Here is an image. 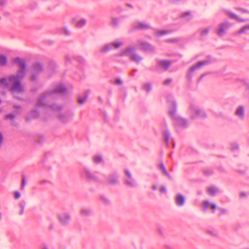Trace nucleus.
I'll return each instance as SVG.
<instances>
[{
	"label": "nucleus",
	"instance_id": "nucleus-33",
	"mask_svg": "<svg viewBox=\"0 0 249 249\" xmlns=\"http://www.w3.org/2000/svg\"><path fill=\"white\" fill-rule=\"evenodd\" d=\"M204 205H205V208H207L210 206V204L208 202L205 201L204 202Z\"/></svg>",
	"mask_w": 249,
	"mask_h": 249
},
{
	"label": "nucleus",
	"instance_id": "nucleus-1",
	"mask_svg": "<svg viewBox=\"0 0 249 249\" xmlns=\"http://www.w3.org/2000/svg\"><path fill=\"white\" fill-rule=\"evenodd\" d=\"M8 81L13 85L11 88V90L13 95L16 96L17 94L20 93L23 91V89L20 84V83L17 80L15 77H11Z\"/></svg>",
	"mask_w": 249,
	"mask_h": 249
},
{
	"label": "nucleus",
	"instance_id": "nucleus-28",
	"mask_svg": "<svg viewBox=\"0 0 249 249\" xmlns=\"http://www.w3.org/2000/svg\"><path fill=\"white\" fill-rule=\"evenodd\" d=\"M14 196L16 199H18L20 197V194L19 192H16L14 193Z\"/></svg>",
	"mask_w": 249,
	"mask_h": 249
},
{
	"label": "nucleus",
	"instance_id": "nucleus-4",
	"mask_svg": "<svg viewBox=\"0 0 249 249\" xmlns=\"http://www.w3.org/2000/svg\"><path fill=\"white\" fill-rule=\"evenodd\" d=\"M125 172L127 176L126 180V184L131 186H133L134 185V181L132 179V176L130 171L128 170H126Z\"/></svg>",
	"mask_w": 249,
	"mask_h": 249
},
{
	"label": "nucleus",
	"instance_id": "nucleus-44",
	"mask_svg": "<svg viewBox=\"0 0 249 249\" xmlns=\"http://www.w3.org/2000/svg\"><path fill=\"white\" fill-rule=\"evenodd\" d=\"M170 113L171 115H173V112H171V111H170Z\"/></svg>",
	"mask_w": 249,
	"mask_h": 249
},
{
	"label": "nucleus",
	"instance_id": "nucleus-15",
	"mask_svg": "<svg viewBox=\"0 0 249 249\" xmlns=\"http://www.w3.org/2000/svg\"><path fill=\"white\" fill-rule=\"evenodd\" d=\"M86 23V21L84 19H80L77 21L76 25L77 27H80L84 25Z\"/></svg>",
	"mask_w": 249,
	"mask_h": 249
},
{
	"label": "nucleus",
	"instance_id": "nucleus-31",
	"mask_svg": "<svg viewBox=\"0 0 249 249\" xmlns=\"http://www.w3.org/2000/svg\"><path fill=\"white\" fill-rule=\"evenodd\" d=\"M209 32V30L208 29H205L202 32V34L203 35H207L208 34Z\"/></svg>",
	"mask_w": 249,
	"mask_h": 249
},
{
	"label": "nucleus",
	"instance_id": "nucleus-10",
	"mask_svg": "<svg viewBox=\"0 0 249 249\" xmlns=\"http://www.w3.org/2000/svg\"><path fill=\"white\" fill-rule=\"evenodd\" d=\"M244 109L243 107H239L236 110V114L237 116L240 117H243Z\"/></svg>",
	"mask_w": 249,
	"mask_h": 249
},
{
	"label": "nucleus",
	"instance_id": "nucleus-43",
	"mask_svg": "<svg viewBox=\"0 0 249 249\" xmlns=\"http://www.w3.org/2000/svg\"><path fill=\"white\" fill-rule=\"evenodd\" d=\"M157 187L156 186H154V187H153V189H154V190H156V189H157Z\"/></svg>",
	"mask_w": 249,
	"mask_h": 249
},
{
	"label": "nucleus",
	"instance_id": "nucleus-27",
	"mask_svg": "<svg viewBox=\"0 0 249 249\" xmlns=\"http://www.w3.org/2000/svg\"><path fill=\"white\" fill-rule=\"evenodd\" d=\"M3 138H4L2 133L1 132H0V147L1 146L2 144Z\"/></svg>",
	"mask_w": 249,
	"mask_h": 249
},
{
	"label": "nucleus",
	"instance_id": "nucleus-32",
	"mask_svg": "<svg viewBox=\"0 0 249 249\" xmlns=\"http://www.w3.org/2000/svg\"><path fill=\"white\" fill-rule=\"evenodd\" d=\"M5 0H0V6H3L5 3Z\"/></svg>",
	"mask_w": 249,
	"mask_h": 249
},
{
	"label": "nucleus",
	"instance_id": "nucleus-39",
	"mask_svg": "<svg viewBox=\"0 0 249 249\" xmlns=\"http://www.w3.org/2000/svg\"><path fill=\"white\" fill-rule=\"evenodd\" d=\"M187 15L190 16V13L189 12L185 13L183 14L182 16L183 17H185V16H187Z\"/></svg>",
	"mask_w": 249,
	"mask_h": 249
},
{
	"label": "nucleus",
	"instance_id": "nucleus-5",
	"mask_svg": "<svg viewBox=\"0 0 249 249\" xmlns=\"http://www.w3.org/2000/svg\"><path fill=\"white\" fill-rule=\"evenodd\" d=\"M229 26L228 23H224L220 25L219 29L217 31V34L219 36H222L225 32L226 30Z\"/></svg>",
	"mask_w": 249,
	"mask_h": 249
},
{
	"label": "nucleus",
	"instance_id": "nucleus-16",
	"mask_svg": "<svg viewBox=\"0 0 249 249\" xmlns=\"http://www.w3.org/2000/svg\"><path fill=\"white\" fill-rule=\"evenodd\" d=\"M208 191L210 195H213L216 193V189L213 187H211L208 189Z\"/></svg>",
	"mask_w": 249,
	"mask_h": 249
},
{
	"label": "nucleus",
	"instance_id": "nucleus-12",
	"mask_svg": "<svg viewBox=\"0 0 249 249\" xmlns=\"http://www.w3.org/2000/svg\"><path fill=\"white\" fill-rule=\"evenodd\" d=\"M123 45V43L121 41H116L110 43V45L113 47L115 49H118Z\"/></svg>",
	"mask_w": 249,
	"mask_h": 249
},
{
	"label": "nucleus",
	"instance_id": "nucleus-30",
	"mask_svg": "<svg viewBox=\"0 0 249 249\" xmlns=\"http://www.w3.org/2000/svg\"><path fill=\"white\" fill-rule=\"evenodd\" d=\"M14 116L12 115V114H9V115H7L5 116V119H13L14 118Z\"/></svg>",
	"mask_w": 249,
	"mask_h": 249
},
{
	"label": "nucleus",
	"instance_id": "nucleus-41",
	"mask_svg": "<svg viewBox=\"0 0 249 249\" xmlns=\"http://www.w3.org/2000/svg\"><path fill=\"white\" fill-rule=\"evenodd\" d=\"M211 207L212 209H214L216 208V206L213 204H212L211 205Z\"/></svg>",
	"mask_w": 249,
	"mask_h": 249
},
{
	"label": "nucleus",
	"instance_id": "nucleus-45",
	"mask_svg": "<svg viewBox=\"0 0 249 249\" xmlns=\"http://www.w3.org/2000/svg\"><path fill=\"white\" fill-rule=\"evenodd\" d=\"M23 210H22V211H21V214H22V213H23Z\"/></svg>",
	"mask_w": 249,
	"mask_h": 249
},
{
	"label": "nucleus",
	"instance_id": "nucleus-26",
	"mask_svg": "<svg viewBox=\"0 0 249 249\" xmlns=\"http://www.w3.org/2000/svg\"><path fill=\"white\" fill-rule=\"evenodd\" d=\"M164 137H165V139L166 142H167L168 139L169 138V136H170L169 133L168 132H164Z\"/></svg>",
	"mask_w": 249,
	"mask_h": 249
},
{
	"label": "nucleus",
	"instance_id": "nucleus-23",
	"mask_svg": "<svg viewBox=\"0 0 249 249\" xmlns=\"http://www.w3.org/2000/svg\"><path fill=\"white\" fill-rule=\"evenodd\" d=\"M8 84L7 80L6 79H0V86L6 85Z\"/></svg>",
	"mask_w": 249,
	"mask_h": 249
},
{
	"label": "nucleus",
	"instance_id": "nucleus-7",
	"mask_svg": "<svg viewBox=\"0 0 249 249\" xmlns=\"http://www.w3.org/2000/svg\"><path fill=\"white\" fill-rule=\"evenodd\" d=\"M133 27L136 29H144L148 28L149 26L143 23L136 22L133 25Z\"/></svg>",
	"mask_w": 249,
	"mask_h": 249
},
{
	"label": "nucleus",
	"instance_id": "nucleus-11",
	"mask_svg": "<svg viewBox=\"0 0 249 249\" xmlns=\"http://www.w3.org/2000/svg\"><path fill=\"white\" fill-rule=\"evenodd\" d=\"M159 65L162 68H163L165 69H167L170 65V63L167 61H162L159 62Z\"/></svg>",
	"mask_w": 249,
	"mask_h": 249
},
{
	"label": "nucleus",
	"instance_id": "nucleus-21",
	"mask_svg": "<svg viewBox=\"0 0 249 249\" xmlns=\"http://www.w3.org/2000/svg\"><path fill=\"white\" fill-rule=\"evenodd\" d=\"M102 160H102V157L99 156H96L94 157V161L96 163L101 162L102 161Z\"/></svg>",
	"mask_w": 249,
	"mask_h": 249
},
{
	"label": "nucleus",
	"instance_id": "nucleus-29",
	"mask_svg": "<svg viewBox=\"0 0 249 249\" xmlns=\"http://www.w3.org/2000/svg\"><path fill=\"white\" fill-rule=\"evenodd\" d=\"M237 9L239 11L242 12V13H249V11H247L246 10H245V9H242V8H238Z\"/></svg>",
	"mask_w": 249,
	"mask_h": 249
},
{
	"label": "nucleus",
	"instance_id": "nucleus-18",
	"mask_svg": "<svg viewBox=\"0 0 249 249\" xmlns=\"http://www.w3.org/2000/svg\"><path fill=\"white\" fill-rule=\"evenodd\" d=\"M111 47L112 46L110 45V44L106 45L102 48L101 51L103 52H107L109 50Z\"/></svg>",
	"mask_w": 249,
	"mask_h": 249
},
{
	"label": "nucleus",
	"instance_id": "nucleus-20",
	"mask_svg": "<svg viewBox=\"0 0 249 249\" xmlns=\"http://www.w3.org/2000/svg\"><path fill=\"white\" fill-rule=\"evenodd\" d=\"M160 169L162 170V172H163V174H164L165 175H166V176H168V177H170V175L168 174V173H167V172L166 171V169H165V166H164V165H163V164H161V165H160Z\"/></svg>",
	"mask_w": 249,
	"mask_h": 249
},
{
	"label": "nucleus",
	"instance_id": "nucleus-40",
	"mask_svg": "<svg viewBox=\"0 0 249 249\" xmlns=\"http://www.w3.org/2000/svg\"><path fill=\"white\" fill-rule=\"evenodd\" d=\"M142 45L143 46V48H144V49H146V47H145V46H148V44H146V43H143V44H142Z\"/></svg>",
	"mask_w": 249,
	"mask_h": 249
},
{
	"label": "nucleus",
	"instance_id": "nucleus-42",
	"mask_svg": "<svg viewBox=\"0 0 249 249\" xmlns=\"http://www.w3.org/2000/svg\"><path fill=\"white\" fill-rule=\"evenodd\" d=\"M146 87H147V89H149L150 88V86H149V85H147V86H146Z\"/></svg>",
	"mask_w": 249,
	"mask_h": 249
},
{
	"label": "nucleus",
	"instance_id": "nucleus-13",
	"mask_svg": "<svg viewBox=\"0 0 249 249\" xmlns=\"http://www.w3.org/2000/svg\"><path fill=\"white\" fill-rule=\"evenodd\" d=\"M206 63V62L205 61H201V62H198L197 64H196V65H194V66H193L191 68V71H194L195 69H197L198 68V67L205 64Z\"/></svg>",
	"mask_w": 249,
	"mask_h": 249
},
{
	"label": "nucleus",
	"instance_id": "nucleus-24",
	"mask_svg": "<svg viewBox=\"0 0 249 249\" xmlns=\"http://www.w3.org/2000/svg\"><path fill=\"white\" fill-rule=\"evenodd\" d=\"M26 184V180H25V178L24 177H23L22 178V183H21V189L23 190L25 185Z\"/></svg>",
	"mask_w": 249,
	"mask_h": 249
},
{
	"label": "nucleus",
	"instance_id": "nucleus-38",
	"mask_svg": "<svg viewBox=\"0 0 249 249\" xmlns=\"http://www.w3.org/2000/svg\"><path fill=\"white\" fill-rule=\"evenodd\" d=\"M171 82V80L169 79V80H167L165 81L164 83H165V84H167L170 83Z\"/></svg>",
	"mask_w": 249,
	"mask_h": 249
},
{
	"label": "nucleus",
	"instance_id": "nucleus-36",
	"mask_svg": "<svg viewBox=\"0 0 249 249\" xmlns=\"http://www.w3.org/2000/svg\"><path fill=\"white\" fill-rule=\"evenodd\" d=\"M160 191L161 193H163L166 191V189L164 187H161L160 189Z\"/></svg>",
	"mask_w": 249,
	"mask_h": 249
},
{
	"label": "nucleus",
	"instance_id": "nucleus-34",
	"mask_svg": "<svg viewBox=\"0 0 249 249\" xmlns=\"http://www.w3.org/2000/svg\"><path fill=\"white\" fill-rule=\"evenodd\" d=\"M82 213L83 214H88L89 213V211L87 210H82Z\"/></svg>",
	"mask_w": 249,
	"mask_h": 249
},
{
	"label": "nucleus",
	"instance_id": "nucleus-3",
	"mask_svg": "<svg viewBox=\"0 0 249 249\" xmlns=\"http://www.w3.org/2000/svg\"><path fill=\"white\" fill-rule=\"evenodd\" d=\"M185 197L181 195H178L176 197V203L179 206H183L185 203Z\"/></svg>",
	"mask_w": 249,
	"mask_h": 249
},
{
	"label": "nucleus",
	"instance_id": "nucleus-22",
	"mask_svg": "<svg viewBox=\"0 0 249 249\" xmlns=\"http://www.w3.org/2000/svg\"><path fill=\"white\" fill-rule=\"evenodd\" d=\"M166 33H167V32L165 31H163V30L159 31L156 33V36H162L163 35H165Z\"/></svg>",
	"mask_w": 249,
	"mask_h": 249
},
{
	"label": "nucleus",
	"instance_id": "nucleus-19",
	"mask_svg": "<svg viewBox=\"0 0 249 249\" xmlns=\"http://www.w3.org/2000/svg\"><path fill=\"white\" fill-rule=\"evenodd\" d=\"M249 30V25H246L243 27L239 31L238 33L241 34L244 33L247 31V30Z\"/></svg>",
	"mask_w": 249,
	"mask_h": 249
},
{
	"label": "nucleus",
	"instance_id": "nucleus-6",
	"mask_svg": "<svg viewBox=\"0 0 249 249\" xmlns=\"http://www.w3.org/2000/svg\"><path fill=\"white\" fill-rule=\"evenodd\" d=\"M227 15L229 16V18L232 19H234L239 22H243L245 21V19L239 18L232 11L227 12Z\"/></svg>",
	"mask_w": 249,
	"mask_h": 249
},
{
	"label": "nucleus",
	"instance_id": "nucleus-2",
	"mask_svg": "<svg viewBox=\"0 0 249 249\" xmlns=\"http://www.w3.org/2000/svg\"><path fill=\"white\" fill-rule=\"evenodd\" d=\"M133 50L132 48H127L124 52L126 54L130 56V58L137 62H139L142 59L141 57L133 53Z\"/></svg>",
	"mask_w": 249,
	"mask_h": 249
},
{
	"label": "nucleus",
	"instance_id": "nucleus-8",
	"mask_svg": "<svg viewBox=\"0 0 249 249\" xmlns=\"http://www.w3.org/2000/svg\"><path fill=\"white\" fill-rule=\"evenodd\" d=\"M59 219L62 223L65 224L70 219V217L67 214H62L59 216Z\"/></svg>",
	"mask_w": 249,
	"mask_h": 249
},
{
	"label": "nucleus",
	"instance_id": "nucleus-17",
	"mask_svg": "<svg viewBox=\"0 0 249 249\" xmlns=\"http://www.w3.org/2000/svg\"><path fill=\"white\" fill-rule=\"evenodd\" d=\"M87 98H88V95H86V96H85L83 97H79L78 99V102L80 104H82L84 103H85V102L86 101V100H87Z\"/></svg>",
	"mask_w": 249,
	"mask_h": 249
},
{
	"label": "nucleus",
	"instance_id": "nucleus-25",
	"mask_svg": "<svg viewBox=\"0 0 249 249\" xmlns=\"http://www.w3.org/2000/svg\"><path fill=\"white\" fill-rule=\"evenodd\" d=\"M110 182L112 184H114L117 182V178L115 177H111Z\"/></svg>",
	"mask_w": 249,
	"mask_h": 249
},
{
	"label": "nucleus",
	"instance_id": "nucleus-14",
	"mask_svg": "<svg viewBox=\"0 0 249 249\" xmlns=\"http://www.w3.org/2000/svg\"><path fill=\"white\" fill-rule=\"evenodd\" d=\"M15 62L18 63L19 65V67L21 69H23L25 67V64L23 61H21L19 58H16L15 60Z\"/></svg>",
	"mask_w": 249,
	"mask_h": 249
},
{
	"label": "nucleus",
	"instance_id": "nucleus-35",
	"mask_svg": "<svg viewBox=\"0 0 249 249\" xmlns=\"http://www.w3.org/2000/svg\"><path fill=\"white\" fill-rule=\"evenodd\" d=\"M57 90L59 92H63L66 90V89L64 87L62 89H57Z\"/></svg>",
	"mask_w": 249,
	"mask_h": 249
},
{
	"label": "nucleus",
	"instance_id": "nucleus-37",
	"mask_svg": "<svg viewBox=\"0 0 249 249\" xmlns=\"http://www.w3.org/2000/svg\"><path fill=\"white\" fill-rule=\"evenodd\" d=\"M177 41V39H169L168 40V42H176Z\"/></svg>",
	"mask_w": 249,
	"mask_h": 249
},
{
	"label": "nucleus",
	"instance_id": "nucleus-9",
	"mask_svg": "<svg viewBox=\"0 0 249 249\" xmlns=\"http://www.w3.org/2000/svg\"><path fill=\"white\" fill-rule=\"evenodd\" d=\"M7 62L6 57L3 54L0 55V66H4Z\"/></svg>",
	"mask_w": 249,
	"mask_h": 249
}]
</instances>
